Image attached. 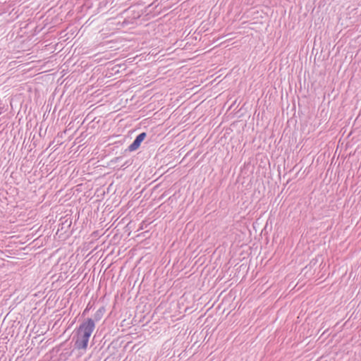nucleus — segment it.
Returning a JSON list of instances; mask_svg holds the SVG:
<instances>
[{
	"label": "nucleus",
	"mask_w": 361,
	"mask_h": 361,
	"mask_svg": "<svg viewBox=\"0 0 361 361\" xmlns=\"http://www.w3.org/2000/svg\"><path fill=\"white\" fill-rule=\"evenodd\" d=\"M86 312H88V310H87V309L85 310V311H84V312H83V313L85 314Z\"/></svg>",
	"instance_id": "nucleus-5"
},
{
	"label": "nucleus",
	"mask_w": 361,
	"mask_h": 361,
	"mask_svg": "<svg viewBox=\"0 0 361 361\" xmlns=\"http://www.w3.org/2000/svg\"><path fill=\"white\" fill-rule=\"evenodd\" d=\"M95 329L94 320L91 318L85 319L80 324L79 327L75 330V348L76 349L86 350L90 336Z\"/></svg>",
	"instance_id": "nucleus-1"
},
{
	"label": "nucleus",
	"mask_w": 361,
	"mask_h": 361,
	"mask_svg": "<svg viewBox=\"0 0 361 361\" xmlns=\"http://www.w3.org/2000/svg\"><path fill=\"white\" fill-rule=\"evenodd\" d=\"M105 312V308L104 307H100L94 314V322H99L102 319Z\"/></svg>",
	"instance_id": "nucleus-3"
},
{
	"label": "nucleus",
	"mask_w": 361,
	"mask_h": 361,
	"mask_svg": "<svg viewBox=\"0 0 361 361\" xmlns=\"http://www.w3.org/2000/svg\"><path fill=\"white\" fill-rule=\"evenodd\" d=\"M86 312H88V310H87V309L85 310V311H84V312H83V313L85 314Z\"/></svg>",
	"instance_id": "nucleus-4"
},
{
	"label": "nucleus",
	"mask_w": 361,
	"mask_h": 361,
	"mask_svg": "<svg viewBox=\"0 0 361 361\" xmlns=\"http://www.w3.org/2000/svg\"><path fill=\"white\" fill-rule=\"evenodd\" d=\"M146 136H147L146 133H141L140 134H139L135 137V139L133 142V143L129 145L128 150L130 152H133V151L137 149L140 147L141 142L145 140Z\"/></svg>",
	"instance_id": "nucleus-2"
}]
</instances>
